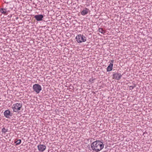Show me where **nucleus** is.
<instances>
[{
	"label": "nucleus",
	"instance_id": "1",
	"mask_svg": "<svg viewBox=\"0 0 152 152\" xmlns=\"http://www.w3.org/2000/svg\"><path fill=\"white\" fill-rule=\"evenodd\" d=\"M91 147L93 151L98 152L104 148V145L100 141L96 140L91 144Z\"/></svg>",
	"mask_w": 152,
	"mask_h": 152
},
{
	"label": "nucleus",
	"instance_id": "2",
	"mask_svg": "<svg viewBox=\"0 0 152 152\" xmlns=\"http://www.w3.org/2000/svg\"><path fill=\"white\" fill-rule=\"evenodd\" d=\"M22 106V104L20 103H16L13 104L12 109L13 111L17 113L20 110Z\"/></svg>",
	"mask_w": 152,
	"mask_h": 152
},
{
	"label": "nucleus",
	"instance_id": "3",
	"mask_svg": "<svg viewBox=\"0 0 152 152\" xmlns=\"http://www.w3.org/2000/svg\"><path fill=\"white\" fill-rule=\"evenodd\" d=\"M76 41L78 43L85 42L86 40V37L82 34L77 35L75 37Z\"/></svg>",
	"mask_w": 152,
	"mask_h": 152
},
{
	"label": "nucleus",
	"instance_id": "4",
	"mask_svg": "<svg viewBox=\"0 0 152 152\" xmlns=\"http://www.w3.org/2000/svg\"><path fill=\"white\" fill-rule=\"evenodd\" d=\"M32 88L34 91L37 94L39 93L42 90L41 86L39 84H35L34 85Z\"/></svg>",
	"mask_w": 152,
	"mask_h": 152
},
{
	"label": "nucleus",
	"instance_id": "5",
	"mask_svg": "<svg viewBox=\"0 0 152 152\" xmlns=\"http://www.w3.org/2000/svg\"><path fill=\"white\" fill-rule=\"evenodd\" d=\"M90 10L88 9L86 7H84L83 8L82 10L80 12V14L84 16L87 15L88 12H90Z\"/></svg>",
	"mask_w": 152,
	"mask_h": 152
},
{
	"label": "nucleus",
	"instance_id": "6",
	"mask_svg": "<svg viewBox=\"0 0 152 152\" xmlns=\"http://www.w3.org/2000/svg\"><path fill=\"white\" fill-rule=\"evenodd\" d=\"M37 148L39 151L43 152L46 149V146L43 144H39L38 145Z\"/></svg>",
	"mask_w": 152,
	"mask_h": 152
},
{
	"label": "nucleus",
	"instance_id": "7",
	"mask_svg": "<svg viewBox=\"0 0 152 152\" xmlns=\"http://www.w3.org/2000/svg\"><path fill=\"white\" fill-rule=\"evenodd\" d=\"M114 61V60H113L111 61L110 64L108 66L107 69V72H110L112 70L113 66V64Z\"/></svg>",
	"mask_w": 152,
	"mask_h": 152
},
{
	"label": "nucleus",
	"instance_id": "8",
	"mask_svg": "<svg viewBox=\"0 0 152 152\" xmlns=\"http://www.w3.org/2000/svg\"><path fill=\"white\" fill-rule=\"evenodd\" d=\"M122 75L119 73H116L113 75V77L114 78L117 80H119L120 79Z\"/></svg>",
	"mask_w": 152,
	"mask_h": 152
},
{
	"label": "nucleus",
	"instance_id": "9",
	"mask_svg": "<svg viewBox=\"0 0 152 152\" xmlns=\"http://www.w3.org/2000/svg\"><path fill=\"white\" fill-rule=\"evenodd\" d=\"M4 114L5 117L7 118H9L10 116L12 115V114H11L10 111L9 110L5 111L4 113Z\"/></svg>",
	"mask_w": 152,
	"mask_h": 152
},
{
	"label": "nucleus",
	"instance_id": "10",
	"mask_svg": "<svg viewBox=\"0 0 152 152\" xmlns=\"http://www.w3.org/2000/svg\"><path fill=\"white\" fill-rule=\"evenodd\" d=\"M43 16L42 15H35L34 18L37 21H40L42 20Z\"/></svg>",
	"mask_w": 152,
	"mask_h": 152
},
{
	"label": "nucleus",
	"instance_id": "11",
	"mask_svg": "<svg viewBox=\"0 0 152 152\" xmlns=\"http://www.w3.org/2000/svg\"><path fill=\"white\" fill-rule=\"evenodd\" d=\"M0 11L1 12L5 15H7L8 13V11L7 10V9L1 8L0 9Z\"/></svg>",
	"mask_w": 152,
	"mask_h": 152
},
{
	"label": "nucleus",
	"instance_id": "12",
	"mask_svg": "<svg viewBox=\"0 0 152 152\" xmlns=\"http://www.w3.org/2000/svg\"><path fill=\"white\" fill-rule=\"evenodd\" d=\"M98 31L103 34H104L105 33L103 29L102 28H99L98 29Z\"/></svg>",
	"mask_w": 152,
	"mask_h": 152
},
{
	"label": "nucleus",
	"instance_id": "13",
	"mask_svg": "<svg viewBox=\"0 0 152 152\" xmlns=\"http://www.w3.org/2000/svg\"><path fill=\"white\" fill-rule=\"evenodd\" d=\"M21 142V140H18L17 141L15 142V143H16L17 145H19L20 144Z\"/></svg>",
	"mask_w": 152,
	"mask_h": 152
},
{
	"label": "nucleus",
	"instance_id": "14",
	"mask_svg": "<svg viewBox=\"0 0 152 152\" xmlns=\"http://www.w3.org/2000/svg\"><path fill=\"white\" fill-rule=\"evenodd\" d=\"M8 129H6L5 128H4L2 129V132L4 133H5L7 132Z\"/></svg>",
	"mask_w": 152,
	"mask_h": 152
},
{
	"label": "nucleus",
	"instance_id": "15",
	"mask_svg": "<svg viewBox=\"0 0 152 152\" xmlns=\"http://www.w3.org/2000/svg\"><path fill=\"white\" fill-rule=\"evenodd\" d=\"M135 87V86H129V89L130 90H132Z\"/></svg>",
	"mask_w": 152,
	"mask_h": 152
},
{
	"label": "nucleus",
	"instance_id": "16",
	"mask_svg": "<svg viewBox=\"0 0 152 152\" xmlns=\"http://www.w3.org/2000/svg\"><path fill=\"white\" fill-rule=\"evenodd\" d=\"M93 80H94V79H89V82H91V83H93Z\"/></svg>",
	"mask_w": 152,
	"mask_h": 152
}]
</instances>
